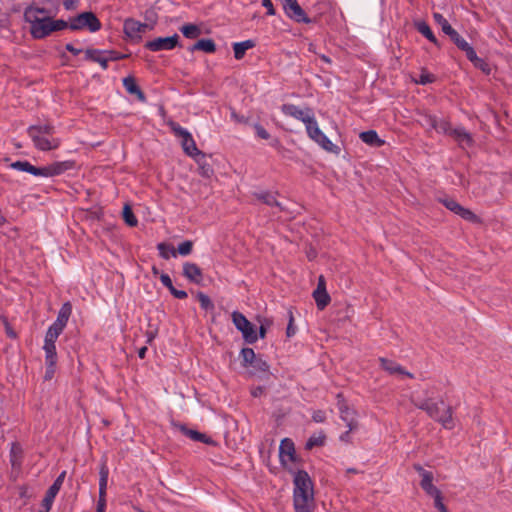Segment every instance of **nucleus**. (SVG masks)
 <instances>
[{"label":"nucleus","mask_w":512,"mask_h":512,"mask_svg":"<svg viewBox=\"0 0 512 512\" xmlns=\"http://www.w3.org/2000/svg\"><path fill=\"white\" fill-rule=\"evenodd\" d=\"M451 136H453L454 139L459 142V144H466L470 147L474 143L471 134L462 127L455 128L453 131H451Z\"/></svg>","instance_id":"34"},{"label":"nucleus","mask_w":512,"mask_h":512,"mask_svg":"<svg viewBox=\"0 0 512 512\" xmlns=\"http://www.w3.org/2000/svg\"><path fill=\"white\" fill-rule=\"evenodd\" d=\"M413 468H414V470H415V471H417V472L420 474V476H421V478H422V479L424 478V475H425V474H433L431 471H427V470H425V469H424L420 464H418V463L413 464Z\"/></svg>","instance_id":"60"},{"label":"nucleus","mask_w":512,"mask_h":512,"mask_svg":"<svg viewBox=\"0 0 512 512\" xmlns=\"http://www.w3.org/2000/svg\"><path fill=\"white\" fill-rule=\"evenodd\" d=\"M231 316L233 324L242 333L245 342L255 343L258 339L255 326L239 311H234Z\"/></svg>","instance_id":"6"},{"label":"nucleus","mask_w":512,"mask_h":512,"mask_svg":"<svg viewBox=\"0 0 512 512\" xmlns=\"http://www.w3.org/2000/svg\"><path fill=\"white\" fill-rule=\"evenodd\" d=\"M183 275L191 282L195 284H201L203 280V274L198 265L195 263L186 262L183 265Z\"/></svg>","instance_id":"19"},{"label":"nucleus","mask_w":512,"mask_h":512,"mask_svg":"<svg viewBox=\"0 0 512 512\" xmlns=\"http://www.w3.org/2000/svg\"><path fill=\"white\" fill-rule=\"evenodd\" d=\"M293 505L296 512H313L315 508L313 482L305 470L294 473Z\"/></svg>","instance_id":"1"},{"label":"nucleus","mask_w":512,"mask_h":512,"mask_svg":"<svg viewBox=\"0 0 512 512\" xmlns=\"http://www.w3.org/2000/svg\"><path fill=\"white\" fill-rule=\"evenodd\" d=\"M104 54L105 52L102 50L88 48L85 50V59L98 63L103 70H106L110 60Z\"/></svg>","instance_id":"21"},{"label":"nucleus","mask_w":512,"mask_h":512,"mask_svg":"<svg viewBox=\"0 0 512 512\" xmlns=\"http://www.w3.org/2000/svg\"><path fill=\"white\" fill-rule=\"evenodd\" d=\"M193 248V243L189 240H186L178 245L177 251L180 255H188L191 253Z\"/></svg>","instance_id":"50"},{"label":"nucleus","mask_w":512,"mask_h":512,"mask_svg":"<svg viewBox=\"0 0 512 512\" xmlns=\"http://www.w3.org/2000/svg\"><path fill=\"white\" fill-rule=\"evenodd\" d=\"M255 47V42L253 40H245L242 42H237L233 44L234 57L237 60H241L248 49Z\"/></svg>","instance_id":"33"},{"label":"nucleus","mask_w":512,"mask_h":512,"mask_svg":"<svg viewBox=\"0 0 512 512\" xmlns=\"http://www.w3.org/2000/svg\"><path fill=\"white\" fill-rule=\"evenodd\" d=\"M196 50H201L206 53H214L216 51V44L212 39H200L191 47H189V51L191 52Z\"/></svg>","instance_id":"30"},{"label":"nucleus","mask_w":512,"mask_h":512,"mask_svg":"<svg viewBox=\"0 0 512 512\" xmlns=\"http://www.w3.org/2000/svg\"><path fill=\"white\" fill-rule=\"evenodd\" d=\"M3 322L5 325V330H6L8 337H10L12 339L16 338L17 335H16L15 331L12 329V327L10 326V324L6 318L3 319Z\"/></svg>","instance_id":"59"},{"label":"nucleus","mask_w":512,"mask_h":512,"mask_svg":"<svg viewBox=\"0 0 512 512\" xmlns=\"http://www.w3.org/2000/svg\"><path fill=\"white\" fill-rule=\"evenodd\" d=\"M123 219L125 223L130 227H135L138 224V220L136 216L134 215L132 208L129 204H125L123 207Z\"/></svg>","instance_id":"42"},{"label":"nucleus","mask_w":512,"mask_h":512,"mask_svg":"<svg viewBox=\"0 0 512 512\" xmlns=\"http://www.w3.org/2000/svg\"><path fill=\"white\" fill-rule=\"evenodd\" d=\"M43 349L45 351V356L57 357V352H56L55 344H53V343H45L44 342Z\"/></svg>","instance_id":"56"},{"label":"nucleus","mask_w":512,"mask_h":512,"mask_svg":"<svg viewBox=\"0 0 512 512\" xmlns=\"http://www.w3.org/2000/svg\"><path fill=\"white\" fill-rule=\"evenodd\" d=\"M325 439H326V436L323 433H321L319 435H312L306 441L305 449L311 450L316 446H318V447L323 446L325 443Z\"/></svg>","instance_id":"44"},{"label":"nucleus","mask_w":512,"mask_h":512,"mask_svg":"<svg viewBox=\"0 0 512 512\" xmlns=\"http://www.w3.org/2000/svg\"><path fill=\"white\" fill-rule=\"evenodd\" d=\"M312 420L316 423H322L326 420V414L323 410H316L312 414Z\"/></svg>","instance_id":"57"},{"label":"nucleus","mask_w":512,"mask_h":512,"mask_svg":"<svg viewBox=\"0 0 512 512\" xmlns=\"http://www.w3.org/2000/svg\"><path fill=\"white\" fill-rule=\"evenodd\" d=\"M193 158L196 160V162L198 164L199 174L202 177L211 178L214 174V170H213L212 166L209 163H207L206 156L204 155L203 158H202V156H196Z\"/></svg>","instance_id":"36"},{"label":"nucleus","mask_w":512,"mask_h":512,"mask_svg":"<svg viewBox=\"0 0 512 512\" xmlns=\"http://www.w3.org/2000/svg\"><path fill=\"white\" fill-rule=\"evenodd\" d=\"M65 476H66V471L61 472L58 475V477L55 479L53 484L48 488V490L46 491L45 496L42 500V503H41L42 508L51 509L53 501L62 487Z\"/></svg>","instance_id":"17"},{"label":"nucleus","mask_w":512,"mask_h":512,"mask_svg":"<svg viewBox=\"0 0 512 512\" xmlns=\"http://www.w3.org/2000/svg\"><path fill=\"white\" fill-rule=\"evenodd\" d=\"M250 373L254 376H261L262 374H269V365L262 358L256 357L252 363Z\"/></svg>","instance_id":"31"},{"label":"nucleus","mask_w":512,"mask_h":512,"mask_svg":"<svg viewBox=\"0 0 512 512\" xmlns=\"http://www.w3.org/2000/svg\"><path fill=\"white\" fill-rule=\"evenodd\" d=\"M123 86L129 94L136 95L138 100L141 102L146 101V96L141 88L136 83V79L133 76H128L123 79Z\"/></svg>","instance_id":"22"},{"label":"nucleus","mask_w":512,"mask_h":512,"mask_svg":"<svg viewBox=\"0 0 512 512\" xmlns=\"http://www.w3.org/2000/svg\"><path fill=\"white\" fill-rule=\"evenodd\" d=\"M169 126L177 137L182 138L188 136L189 132L182 128L178 123L172 121L169 123Z\"/></svg>","instance_id":"49"},{"label":"nucleus","mask_w":512,"mask_h":512,"mask_svg":"<svg viewBox=\"0 0 512 512\" xmlns=\"http://www.w3.org/2000/svg\"><path fill=\"white\" fill-rule=\"evenodd\" d=\"M64 328L61 326H56L55 323H53L47 330L45 335V343H53L55 344L57 338L59 335L63 332Z\"/></svg>","instance_id":"41"},{"label":"nucleus","mask_w":512,"mask_h":512,"mask_svg":"<svg viewBox=\"0 0 512 512\" xmlns=\"http://www.w3.org/2000/svg\"><path fill=\"white\" fill-rule=\"evenodd\" d=\"M256 358L255 352L252 348H243L241 350L242 366L249 367V364Z\"/></svg>","instance_id":"45"},{"label":"nucleus","mask_w":512,"mask_h":512,"mask_svg":"<svg viewBox=\"0 0 512 512\" xmlns=\"http://www.w3.org/2000/svg\"><path fill=\"white\" fill-rule=\"evenodd\" d=\"M160 280L162 284L167 287L170 293L177 299H186L188 294L184 290H178L173 286L172 280L168 274H161Z\"/></svg>","instance_id":"27"},{"label":"nucleus","mask_w":512,"mask_h":512,"mask_svg":"<svg viewBox=\"0 0 512 512\" xmlns=\"http://www.w3.org/2000/svg\"><path fill=\"white\" fill-rule=\"evenodd\" d=\"M99 475V499L97 502L96 512H104L106 507V490L109 475V469L106 465V462L101 464Z\"/></svg>","instance_id":"15"},{"label":"nucleus","mask_w":512,"mask_h":512,"mask_svg":"<svg viewBox=\"0 0 512 512\" xmlns=\"http://www.w3.org/2000/svg\"><path fill=\"white\" fill-rule=\"evenodd\" d=\"M197 298L199 300V303H200V306H201L202 309H204L206 311L214 309L213 302L211 301L209 296H207L203 292H198L197 293Z\"/></svg>","instance_id":"46"},{"label":"nucleus","mask_w":512,"mask_h":512,"mask_svg":"<svg viewBox=\"0 0 512 512\" xmlns=\"http://www.w3.org/2000/svg\"><path fill=\"white\" fill-rule=\"evenodd\" d=\"M439 202L442 203L448 210L460 216L462 219L471 223H478L479 217L470 209L463 207L456 200L452 198H440Z\"/></svg>","instance_id":"11"},{"label":"nucleus","mask_w":512,"mask_h":512,"mask_svg":"<svg viewBox=\"0 0 512 512\" xmlns=\"http://www.w3.org/2000/svg\"><path fill=\"white\" fill-rule=\"evenodd\" d=\"M254 129L256 132V135L264 140H268L270 138V134L267 132V130L260 124H255Z\"/></svg>","instance_id":"54"},{"label":"nucleus","mask_w":512,"mask_h":512,"mask_svg":"<svg viewBox=\"0 0 512 512\" xmlns=\"http://www.w3.org/2000/svg\"><path fill=\"white\" fill-rule=\"evenodd\" d=\"M69 28L74 31L87 28L96 32L101 29V22L93 12H83L70 20Z\"/></svg>","instance_id":"7"},{"label":"nucleus","mask_w":512,"mask_h":512,"mask_svg":"<svg viewBox=\"0 0 512 512\" xmlns=\"http://www.w3.org/2000/svg\"><path fill=\"white\" fill-rule=\"evenodd\" d=\"M426 120L427 124L439 133L451 135V131L454 130L447 119H437L435 116L428 115Z\"/></svg>","instance_id":"20"},{"label":"nucleus","mask_w":512,"mask_h":512,"mask_svg":"<svg viewBox=\"0 0 512 512\" xmlns=\"http://www.w3.org/2000/svg\"><path fill=\"white\" fill-rule=\"evenodd\" d=\"M462 51L465 52L466 57L474 64L476 68H479L482 71L489 73L490 68L488 63H486L482 58H479L477 56L475 50L470 44L468 45V48H464Z\"/></svg>","instance_id":"24"},{"label":"nucleus","mask_w":512,"mask_h":512,"mask_svg":"<svg viewBox=\"0 0 512 512\" xmlns=\"http://www.w3.org/2000/svg\"><path fill=\"white\" fill-rule=\"evenodd\" d=\"M10 167L18 171L30 173L34 176L49 178L61 175L64 172L73 169L75 167V161H59L43 167H36L28 161H15L11 163Z\"/></svg>","instance_id":"2"},{"label":"nucleus","mask_w":512,"mask_h":512,"mask_svg":"<svg viewBox=\"0 0 512 512\" xmlns=\"http://www.w3.org/2000/svg\"><path fill=\"white\" fill-rule=\"evenodd\" d=\"M23 459V449L18 442H13L10 448V462L13 468L20 467Z\"/></svg>","instance_id":"28"},{"label":"nucleus","mask_w":512,"mask_h":512,"mask_svg":"<svg viewBox=\"0 0 512 512\" xmlns=\"http://www.w3.org/2000/svg\"><path fill=\"white\" fill-rule=\"evenodd\" d=\"M413 468H414V470H415V471H417V472L420 474V476H421V478H422V479L424 478V475H425V474H433L431 471H427V470H425V469H424L420 464H418V463L413 464Z\"/></svg>","instance_id":"61"},{"label":"nucleus","mask_w":512,"mask_h":512,"mask_svg":"<svg viewBox=\"0 0 512 512\" xmlns=\"http://www.w3.org/2000/svg\"><path fill=\"white\" fill-rule=\"evenodd\" d=\"M255 197L268 206H276L282 209L281 204L277 201L274 194L268 191L255 193Z\"/></svg>","instance_id":"38"},{"label":"nucleus","mask_w":512,"mask_h":512,"mask_svg":"<svg viewBox=\"0 0 512 512\" xmlns=\"http://www.w3.org/2000/svg\"><path fill=\"white\" fill-rule=\"evenodd\" d=\"M416 28H417L418 32L421 33L424 37H426L430 42H432L436 46L440 47V44H439L437 38L435 37L431 28L429 27V25L426 22L421 21V22L417 23Z\"/></svg>","instance_id":"37"},{"label":"nucleus","mask_w":512,"mask_h":512,"mask_svg":"<svg viewBox=\"0 0 512 512\" xmlns=\"http://www.w3.org/2000/svg\"><path fill=\"white\" fill-rule=\"evenodd\" d=\"M181 145H182L184 152L188 156H191V157L202 156V158L204 157V153L197 148L196 143L190 133H188L187 137L181 138Z\"/></svg>","instance_id":"23"},{"label":"nucleus","mask_w":512,"mask_h":512,"mask_svg":"<svg viewBox=\"0 0 512 512\" xmlns=\"http://www.w3.org/2000/svg\"><path fill=\"white\" fill-rule=\"evenodd\" d=\"M413 404L423 411H425L430 418L440 423L446 429H453L455 424L453 421V408L446 406L443 413H441L437 402H433L432 399H425L421 402H414Z\"/></svg>","instance_id":"5"},{"label":"nucleus","mask_w":512,"mask_h":512,"mask_svg":"<svg viewBox=\"0 0 512 512\" xmlns=\"http://www.w3.org/2000/svg\"><path fill=\"white\" fill-rule=\"evenodd\" d=\"M264 393V388L262 386L255 387L251 390V394L253 397H259Z\"/></svg>","instance_id":"64"},{"label":"nucleus","mask_w":512,"mask_h":512,"mask_svg":"<svg viewBox=\"0 0 512 512\" xmlns=\"http://www.w3.org/2000/svg\"><path fill=\"white\" fill-rule=\"evenodd\" d=\"M182 430L184 431L185 435H187L190 439L194 441H199L208 445H216V442L211 437H208L204 433L188 429L184 426L182 427Z\"/></svg>","instance_id":"32"},{"label":"nucleus","mask_w":512,"mask_h":512,"mask_svg":"<svg viewBox=\"0 0 512 512\" xmlns=\"http://www.w3.org/2000/svg\"><path fill=\"white\" fill-rule=\"evenodd\" d=\"M27 133L32 139L34 146L40 151H50L58 148L60 145V140L53 136L55 128L50 123L31 125L27 129Z\"/></svg>","instance_id":"3"},{"label":"nucleus","mask_w":512,"mask_h":512,"mask_svg":"<svg viewBox=\"0 0 512 512\" xmlns=\"http://www.w3.org/2000/svg\"><path fill=\"white\" fill-rule=\"evenodd\" d=\"M435 22L441 27L443 33L448 35L451 41L462 51L468 48L469 43L449 24L447 19L440 13H433Z\"/></svg>","instance_id":"8"},{"label":"nucleus","mask_w":512,"mask_h":512,"mask_svg":"<svg viewBox=\"0 0 512 512\" xmlns=\"http://www.w3.org/2000/svg\"><path fill=\"white\" fill-rule=\"evenodd\" d=\"M279 458L283 467H287V461L296 462L297 455L294 442L289 438H284L279 447Z\"/></svg>","instance_id":"16"},{"label":"nucleus","mask_w":512,"mask_h":512,"mask_svg":"<svg viewBox=\"0 0 512 512\" xmlns=\"http://www.w3.org/2000/svg\"><path fill=\"white\" fill-rule=\"evenodd\" d=\"M180 30L189 39L197 38L201 34V29L195 24H185Z\"/></svg>","instance_id":"43"},{"label":"nucleus","mask_w":512,"mask_h":512,"mask_svg":"<svg viewBox=\"0 0 512 512\" xmlns=\"http://www.w3.org/2000/svg\"><path fill=\"white\" fill-rule=\"evenodd\" d=\"M262 5L267 9V15H275V9L271 0H262Z\"/></svg>","instance_id":"58"},{"label":"nucleus","mask_w":512,"mask_h":512,"mask_svg":"<svg viewBox=\"0 0 512 512\" xmlns=\"http://www.w3.org/2000/svg\"><path fill=\"white\" fill-rule=\"evenodd\" d=\"M156 25V19H153L152 23H142L133 18H128L124 21L123 31L125 35L131 39H141L140 33L146 32V30H153Z\"/></svg>","instance_id":"10"},{"label":"nucleus","mask_w":512,"mask_h":512,"mask_svg":"<svg viewBox=\"0 0 512 512\" xmlns=\"http://www.w3.org/2000/svg\"><path fill=\"white\" fill-rule=\"evenodd\" d=\"M45 8L28 7L24 17L31 24L30 32L35 39H43L53 31L50 17H38V14H46Z\"/></svg>","instance_id":"4"},{"label":"nucleus","mask_w":512,"mask_h":512,"mask_svg":"<svg viewBox=\"0 0 512 512\" xmlns=\"http://www.w3.org/2000/svg\"><path fill=\"white\" fill-rule=\"evenodd\" d=\"M157 248L159 250L160 256L164 259L169 258V253H171L173 256L176 255V251H175L174 247L169 244L162 242V243L158 244Z\"/></svg>","instance_id":"47"},{"label":"nucleus","mask_w":512,"mask_h":512,"mask_svg":"<svg viewBox=\"0 0 512 512\" xmlns=\"http://www.w3.org/2000/svg\"><path fill=\"white\" fill-rule=\"evenodd\" d=\"M179 44L178 34H174L168 37H158L151 41H147L144 47L152 52H158L163 50H172Z\"/></svg>","instance_id":"13"},{"label":"nucleus","mask_w":512,"mask_h":512,"mask_svg":"<svg viewBox=\"0 0 512 512\" xmlns=\"http://www.w3.org/2000/svg\"><path fill=\"white\" fill-rule=\"evenodd\" d=\"M51 24H52L53 31H59V30L69 28V23L62 19H59V20L51 19Z\"/></svg>","instance_id":"53"},{"label":"nucleus","mask_w":512,"mask_h":512,"mask_svg":"<svg viewBox=\"0 0 512 512\" xmlns=\"http://www.w3.org/2000/svg\"><path fill=\"white\" fill-rule=\"evenodd\" d=\"M359 137L364 143L373 147H381L385 144V141L379 138L375 130L361 132Z\"/></svg>","instance_id":"26"},{"label":"nucleus","mask_w":512,"mask_h":512,"mask_svg":"<svg viewBox=\"0 0 512 512\" xmlns=\"http://www.w3.org/2000/svg\"><path fill=\"white\" fill-rule=\"evenodd\" d=\"M104 52L108 55L110 61H117L128 57V55L121 54L114 50H104Z\"/></svg>","instance_id":"55"},{"label":"nucleus","mask_w":512,"mask_h":512,"mask_svg":"<svg viewBox=\"0 0 512 512\" xmlns=\"http://www.w3.org/2000/svg\"><path fill=\"white\" fill-rule=\"evenodd\" d=\"M284 11H289L291 6L297 3V0H281Z\"/></svg>","instance_id":"63"},{"label":"nucleus","mask_w":512,"mask_h":512,"mask_svg":"<svg viewBox=\"0 0 512 512\" xmlns=\"http://www.w3.org/2000/svg\"><path fill=\"white\" fill-rule=\"evenodd\" d=\"M313 298L319 310H323L331 301L330 295L327 291L314 290Z\"/></svg>","instance_id":"39"},{"label":"nucleus","mask_w":512,"mask_h":512,"mask_svg":"<svg viewBox=\"0 0 512 512\" xmlns=\"http://www.w3.org/2000/svg\"><path fill=\"white\" fill-rule=\"evenodd\" d=\"M380 365L383 370H385L390 375L399 374L404 375L409 378H414V375L408 371H406L401 365L396 363L393 360L381 357L379 358Z\"/></svg>","instance_id":"18"},{"label":"nucleus","mask_w":512,"mask_h":512,"mask_svg":"<svg viewBox=\"0 0 512 512\" xmlns=\"http://www.w3.org/2000/svg\"><path fill=\"white\" fill-rule=\"evenodd\" d=\"M71 313H72V305L70 302H65L59 312H58V316H57V319L56 321L54 322L56 324V326H61L63 328H65L68 320H69V317L71 316Z\"/></svg>","instance_id":"29"},{"label":"nucleus","mask_w":512,"mask_h":512,"mask_svg":"<svg viewBox=\"0 0 512 512\" xmlns=\"http://www.w3.org/2000/svg\"><path fill=\"white\" fill-rule=\"evenodd\" d=\"M281 110L285 115L300 120L305 125L311 123V120L314 118L313 110L310 107L301 109L294 104H283Z\"/></svg>","instance_id":"14"},{"label":"nucleus","mask_w":512,"mask_h":512,"mask_svg":"<svg viewBox=\"0 0 512 512\" xmlns=\"http://www.w3.org/2000/svg\"><path fill=\"white\" fill-rule=\"evenodd\" d=\"M289 321L286 329L287 337H292L296 333V328L294 326V316L292 310L288 311Z\"/></svg>","instance_id":"52"},{"label":"nucleus","mask_w":512,"mask_h":512,"mask_svg":"<svg viewBox=\"0 0 512 512\" xmlns=\"http://www.w3.org/2000/svg\"><path fill=\"white\" fill-rule=\"evenodd\" d=\"M432 497L434 498V506L437 510H439L440 512L448 511L447 507L443 503V497L441 492L437 493Z\"/></svg>","instance_id":"51"},{"label":"nucleus","mask_w":512,"mask_h":512,"mask_svg":"<svg viewBox=\"0 0 512 512\" xmlns=\"http://www.w3.org/2000/svg\"><path fill=\"white\" fill-rule=\"evenodd\" d=\"M308 136L317 142L323 149L329 152L335 151L337 148L327 136L320 130L315 117L311 120V123L305 125Z\"/></svg>","instance_id":"9"},{"label":"nucleus","mask_w":512,"mask_h":512,"mask_svg":"<svg viewBox=\"0 0 512 512\" xmlns=\"http://www.w3.org/2000/svg\"><path fill=\"white\" fill-rule=\"evenodd\" d=\"M435 76L431 73L426 72L423 70L419 76V79H417L415 82L421 85H426L429 83H433L435 81Z\"/></svg>","instance_id":"48"},{"label":"nucleus","mask_w":512,"mask_h":512,"mask_svg":"<svg viewBox=\"0 0 512 512\" xmlns=\"http://www.w3.org/2000/svg\"><path fill=\"white\" fill-rule=\"evenodd\" d=\"M46 371L44 374V380L50 381L55 375L57 357L45 356Z\"/></svg>","instance_id":"40"},{"label":"nucleus","mask_w":512,"mask_h":512,"mask_svg":"<svg viewBox=\"0 0 512 512\" xmlns=\"http://www.w3.org/2000/svg\"><path fill=\"white\" fill-rule=\"evenodd\" d=\"M434 476L433 474H425L424 478L420 481L421 488L425 491V493L429 496H434L437 493L441 492L434 484H433Z\"/></svg>","instance_id":"35"},{"label":"nucleus","mask_w":512,"mask_h":512,"mask_svg":"<svg viewBox=\"0 0 512 512\" xmlns=\"http://www.w3.org/2000/svg\"><path fill=\"white\" fill-rule=\"evenodd\" d=\"M286 15L291 18L292 20L298 22V23H310L311 20L307 17L305 11L302 9V7L297 3H295L293 6H291L289 11L285 12Z\"/></svg>","instance_id":"25"},{"label":"nucleus","mask_w":512,"mask_h":512,"mask_svg":"<svg viewBox=\"0 0 512 512\" xmlns=\"http://www.w3.org/2000/svg\"><path fill=\"white\" fill-rule=\"evenodd\" d=\"M337 406L340 412V418L346 423L347 427L350 430L358 429L359 423L356 418V411L351 409L343 396L342 393H338L337 396Z\"/></svg>","instance_id":"12"},{"label":"nucleus","mask_w":512,"mask_h":512,"mask_svg":"<svg viewBox=\"0 0 512 512\" xmlns=\"http://www.w3.org/2000/svg\"><path fill=\"white\" fill-rule=\"evenodd\" d=\"M315 290H317V291H327L326 290V281H325V278H324L323 275L319 276L317 288Z\"/></svg>","instance_id":"62"}]
</instances>
